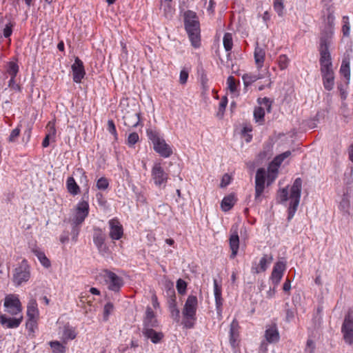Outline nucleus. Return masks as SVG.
<instances>
[{
    "label": "nucleus",
    "instance_id": "e433bc0d",
    "mask_svg": "<svg viewBox=\"0 0 353 353\" xmlns=\"http://www.w3.org/2000/svg\"><path fill=\"white\" fill-rule=\"evenodd\" d=\"M52 353H65L66 347L58 341H52L49 343Z\"/></svg>",
    "mask_w": 353,
    "mask_h": 353
},
{
    "label": "nucleus",
    "instance_id": "09e8293b",
    "mask_svg": "<svg viewBox=\"0 0 353 353\" xmlns=\"http://www.w3.org/2000/svg\"><path fill=\"white\" fill-rule=\"evenodd\" d=\"M139 141V134L137 132L130 133L127 139L126 144L130 148H133L134 145Z\"/></svg>",
    "mask_w": 353,
    "mask_h": 353
},
{
    "label": "nucleus",
    "instance_id": "20e7f679",
    "mask_svg": "<svg viewBox=\"0 0 353 353\" xmlns=\"http://www.w3.org/2000/svg\"><path fill=\"white\" fill-rule=\"evenodd\" d=\"M148 139L153 144L154 150L163 158H168L173 154L172 148L168 144L160 132L156 130L149 128L146 130Z\"/></svg>",
    "mask_w": 353,
    "mask_h": 353
},
{
    "label": "nucleus",
    "instance_id": "58836bf2",
    "mask_svg": "<svg viewBox=\"0 0 353 353\" xmlns=\"http://www.w3.org/2000/svg\"><path fill=\"white\" fill-rule=\"evenodd\" d=\"M77 333L75 330L72 327H65L63 332V339L65 343V341L73 340L76 338Z\"/></svg>",
    "mask_w": 353,
    "mask_h": 353
},
{
    "label": "nucleus",
    "instance_id": "f8f14e48",
    "mask_svg": "<svg viewBox=\"0 0 353 353\" xmlns=\"http://www.w3.org/2000/svg\"><path fill=\"white\" fill-rule=\"evenodd\" d=\"M5 311L12 316L21 314L22 306L20 300L14 295H8L6 296L3 304Z\"/></svg>",
    "mask_w": 353,
    "mask_h": 353
},
{
    "label": "nucleus",
    "instance_id": "8fccbe9b",
    "mask_svg": "<svg viewBox=\"0 0 353 353\" xmlns=\"http://www.w3.org/2000/svg\"><path fill=\"white\" fill-rule=\"evenodd\" d=\"M227 104H228V98L226 96H224L221 98V100L219 103V110H218V112L216 114L218 117L221 118L223 116Z\"/></svg>",
    "mask_w": 353,
    "mask_h": 353
},
{
    "label": "nucleus",
    "instance_id": "dca6fc26",
    "mask_svg": "<svg viewBox=\"0 0 353 353\" xmlns=\"http://www.w3.org/2000/svg\"><path fill=\"white\" fill-rule=\"evenodd\" d=\"M110 227V237L114 240L117 241L121 239L123 236V228L118 219L114 218L108 221Z\"/></svg>",
    "mask_w": 353,
    "mask_h": 353
},
{
    "label": "nucleus",
    "instance_id": "f03ea898",
    "mask_svg": "<svg viewBox=\"0 0 353 353\" xmlns=\"http://www.w3.org/2000/svg\"><path fill=\"white\" fill-rule=\"evenodd\" d=\"M302 189V179L296 178L289 192L288 186L281 188L276 193V202L278 203L286 205L289 201V206L288 208V219L290 220L294 216L296 211L297 210Z\"/></svg>",
    "mask_w": 353,
    "mask_h": 353
},
{
    "label": "nucleus",
    "instance_id": "a211bd4d",
    "mask_svg": "<svg viewBox=\"0 0 353 353\" xmlns=\"http://www.w3.org/2000/svg\"><path fill=\"white\" fill-rule=\"evenodd\" d=\"M273 260V257L272 254H264L263 256L260 259L259 262L258 263H253L251 272L253 274H259L261 272H264L268 268L269 265L272 263Z\"/></svg>",
    "mask_w": 353,
    "mask_h": 353
},
{
    "label": "nucleus",
    "instance_id": "2f4dec72",
    "mask_svg": "<svg viewBox=\"0 0 353 353\" xmlns=\"http://www.w3.org/2000/svg\"><path fill=\"white\" fill-rule=\"evenodd\" d=\"M168 309L170 312L171 318L176 322H179L180 319V311L177 307L176 300L172 299L168 301Z\"/></svg>",
    "mask_w": 353,
    "mask_h": 353
},
{
    "label": "nucleus",
    "instance_id": "4be33fe9",
    "mask_svg": "<svg viewBox=\"0 0 353 353\" xmlns=\"http://www.w3.org/2000/svg\"><path fill=\"white\" fill-rule=\"evenodd\" d=\"M239 323L236 319H234L230 327V343L233 348H236L239 345Z\"/></svg>",
    "mask_w": 353,
    "mask_h": 353
},
{
    "label": "nucleus",
    "instance_id": "7ed1b4c3",
    "mask_svg": "<svg viewBox=\"0 0 353 353\" xmlns=\"http://www.w3.org/2000/svg\"><path fill=\"white\" fill-rule=\"evenodd\" d=\"M184 26L192 46L198 48L201 46L200 23L195 12L187 10L184 12Z\"/></svg>",
    "mask_w": 353,
    "mask_h": 353
},
{
    "label": "nucleus",
    "instance_id": "cd10ccee",
    "mask_svg": "<svg viewBox=\"0 0 353 353\" xmlns=\"http://www.w3.org/2000/svg\"><path fill=\"white\" fill-rule=\"evenodd\" d=\"M142 333L145 338L150 339V341L155 344L160 343L164 337L162 332H157L154 329L142 330Z\"/></svg>",
    "mask_w": 353,
    "mask_h": 353
},
{
    "label": "nucleus",
    "instance_id": "6e6d98bb",
    "mask_svg": "<svg viewBox=\"0 0 353 353\" xmlns=\"http://www.w3.org/2000/svg\"><path fill=\"white\" fill-rule=\"evenodd\" d=\"M289 63V59L285 54H281L278 58V64L281 70L287 68Z\"/></svg>",
    "mask_w": 353,
    "mask_h": 353
},
{
    "label": "nucleus",
    "instance_id": "864d4df0",
    "mask_svg": "<svg viewBox=\"0 0 353 353\" xmlns=\"http://www.w3.org/2000/svg\"><path fill=\"white\" fill-rule=\"evenodd\" d=\"M257 102L260 105H263L265 106L267 112H270L272 110V101H271L268 97L259 98L257 99Z\"/></svg>",
    "mask_w": 353,
    "mask_h": 353
},
{
    "label": "nucleus",
    "instance_id": "a19ab883",
    "mask_svg": "<svg viewBox=\"0 0 353 353\" xmlns=\"http://www.w3.org/2000/svg\"><path fill=\"white\" fill-rule=\"evenodd\" d=\"M223 46L225 51L229 52L233 46L232 35L231 33H225L223 39Z\"/></svg>",
    "mask_w": 353,
    "mask_h": 353
},
{
    "label": "nucleus",
    "instance_id": "4468645a",
    "mask_svg": "<svg viewBox=\"0 0 353 353\" xmlns=\"http://www.w3.org/2000/svg\"><path fill=\"white\" fill-rule=\"evenodd\" d=\"M230 236L229 238L230 248L232 253L230 256V259H234L237 255L239 249V236L238 234V225H232L230 230Z\"/></svg>",
    "mask_w": 353,
    "mask_h": 353
},
{
    "label": "nucleus",
    "instance_id": "1a4fd4ad",
    "mask_svg": "<svg viewBox=\"0 0 353 353\" xmlns=\"http://www.w3.org/2000/svg\"><path fill=\"white\" fill-rule=\"evenodd\" d=\"M103 274L108 290L114 292H119L124 285L123 278L107 269L103 270Z\"/></svg>",
    "mask_w": 353,
    "mask_h": 353
},
{
    "label": "nucleus",
    "instance_id": "680f3d73",
    "mask_svg": "<svg viewBox=\"0 0 353 353\" xmlns=\"http://www.w3.org/2000/svg\"><path fill=\"white\" fill-rule=\"evenodd\" d=\"M37 318L28 317V319L26 322V327L28 329V330L31 332H34V327H37Z\"/></svg>",
    "mask_w": 353,
    "mask_h": 353
},
{
    "label": "nucleus",
    "instance_id": "6ab92c4d",
    "mask_svg": "<svg viewBox=\"0 0 353 353\" xmlns=\"http://www.w3.org/2000/svg\"><path fill=\"white\" fill-rule=\"evenodd\" d=\"M23 319L22 314H19L18 316L15 317H8L6 314H0V323L5 328H17L22 323Z\"/></svg>",
    "mask_w": 353,
    "mask_h": 353
},
{
    "label": "nucleus",
    "instance_id": "9d476101",
    "mask_svg": "<svg viewBox=\"0 0 353 353\" xmlns=\"http://www.w3.org/2000/svg\"><path fill=\"white\" fill-rule=\"evenodd\" d=\"M152 179L157 186L165 185L168 179V174L164 170L160 162H155L151 170Z\"/></svg>",
    "mask_w": 353,
    "mask_h": 353
},
{
    "label": "nucleus",
    "instance_id": "c03bdc74",
    "mask_svg": "<svg viewBox=\"0 0 353 353\" xmlns=\"http://www.w3.org/2000/svg\"><path fill=\"white\" fill-rule=\"evenodd\" d=\"M21 124H19L17 128H15L14 129H13L8 138V141L9 143H14L17 141L18 137H19L20 135V133H21Z\"/></svg>",
    "mask_w": 353,
    "mask_h": 353
},
{
    "label": "nucleus",
    "instance_id": "37998d69",
    "mask_svg": "<svg viewBox=\"0 0 353 353\" xmlns=\"http://www.w3.org/2000/svg\"><path fill=\"white\" fill-rule=\"evenodd\" d=\"M165 288H166L165 293H166L168 301H170L172 299L176 300L175 290L174 288L173 283H168L165 285Z\"/></svg>",
    "mask_w": 353,
    "mask_h": 353
},
{
    "label": "nucleus",
    "instance_id": "2eb2a0df",
    "mask_svg": "<svg viewBox=\"0 0 353 353\" xmlns=\"http://www.w3.org/2000/svg\"><path fill=\"white\" fill-rule=\"evenodd\" d=\"M159 327V321L154 312L150 307H147L145 316L143 319L142 330L154 329Z\"/></svg>",
    "mask_w": 353,
    "mask_h": 353
},
{
    "label": "nucleus",
    "instance_id": "338daca9",
    "mask_svg": "<svg viewBox=\"0 0 353 353\" xmlns=\"http://www.w3.org/2000/svg\"><path fill=\"white\" fill-rule=\"evenodd\" d=\"M343 22L344 25L342 28L343 34L345 37H348L350 35V26L347 17H343Z\"/></svg>",
    "mask_w": 353,
    "mask_h": 353
},
{
    "label": "nucleus",
    "instance_id": "774afa93",
    "mask_svg": "<svg viewBox=\"0 0 353 353\" xmlns=\"http://www.w3.org/2000/svg\"><path fill=\"white\" fill-rule=\"evenodd\" d=\"M231 182V177L229 174H225L221 181L220 187L225 188Z\"/></svg>",
    "mask_w": 353,
    "mask_h": 353
},
{
    "label": "nucleus",
    "instance_id": "423d86ee",
    "mask_svg": "<svg viewBox=\"0 0 353 353\" xmlns=\"http://www.w3.org/2000/svg\"><path fill=\"white\" fill-rule=\"evenodd\" d=\"M30 278V267L26 259H23L13 270L12 281L16 286L27 282Z\"/></svg>",
    "mask_w": 353,
    "mask_h": 353
},
{
    "label": "nucleus",
    "instance_id": "f257e3e1",
    "mask_svg": "<svg viewBox=\"0 0 353 353\" xmlns=\"http://www.w3.org/2000/svg\"><path fill=\"white\" fill-rule=\"evenodd\" d=\"M332 43L330 37L321 38L320 43V71L323 84L325 90L330 91L334 87V72L329 48Z\"/></svg>",
    "mask_w": 353,
    "mask_h": 353
},
{
    "label": "nucleus",
    "instance_id": "f3484780",
    "mask_svg": "<svg viewBox=\"0 0 353 353\" xmlns=\"http://www.w3.org/2000/svg\"><path fill=\"white\" fill-rule=\"evenodd\" d=\"M73 81L79 83L85 75V71L83 61L79 58L74 59V63L71 66Z\"/></svg>",
    "mask_w": 353,
    "mask_h": 353
},
{
    "label": "nucleus",
    "instance_id": "ea45409f",
    "mask_svg": "<svg viewBox=\"0 0 353 353\" xmlns=\"http://www.w3.org/2000/svg\"><path fill=\"white\" fill-rule=\"evenodd\" d=\"M273 8L279 17H283L284 15V0H273Z\"/></svg>",
    "mask_w": 353,
    "mask_h": 353
},
{
    "label": "nucleus",
    "instance_id": "39448f33",
    "mask_svg": "<svg viewBox=\"0 0 353 353\" xmlns=\"http://www.w3.org/2000/svg\"><path fill=\"white\" fill-rule=\"evenodd\" d=\"M198 305L197 297L194 295H189L182 310V325L186 329H192L194 327L196 321V310Z\"/></svg>",
    "mask_w": 353,
    "mask_h": 353
},
{
    "label": "nucleus",
    "instance_id": "4d7b16f0",
    "mask_svg": "<svg viewBox=\"0 0 353 353\" xmlns=\"http://www.w3.org/2000/svg\"><path fill=\"white\" fill-rule=\"evenodd\" d=\"M107 130L112 135L114 136V140L118 139V134L113 120L111 119L108 121Z\"/></svg>",
    "mask_w": 353,
    "mask_h": 353
},
{
    "label": "nucleus",
    "instance_id": "052dcab7",
    "mask_svg": "<svg viewBox=\"0 0 353 353\" xmlns=\"http://www.w3.org/2000/svg\"><path fill=\"white\" fill-rule=\"evenodd\" d=\"M214 297L222 296V285L214 279L213 281Z\"/></svg>",
    "mask_w": 353,
    "mask_h": 353
},
{
    "label": "nucleus",
    "instance_id": "c85d7f7f",
    "mask_svg": "<svg viewBox=\"0 0 353 353\" xmlns=\"http://www.w3.org/2000/svg\"><path fill=\"white\" fill-rule=\"evenodd\" d=\"M266 341L270 343H276L279 341V333L276 325L271 326L265 332Z\"/></svg>",
    "mask_w": 353,
    "mask_h": 353
},
{
    "label": "nucleus",
    "instance_id": "5701e85b",
    "mask_svg": "<svg viewBox=\"0 0 353 353\" xmlns=\"http://www.w3.org/2000/svg\"><path fill=\"white\" fill-rule=\"evenodd\" d=\"M75 171L77 172V173L80 174L79 182L82 185V187L83 188V198L88 199V194L90 190V181L87 175V173L83 168H76Z\"/></svg>",
    "mask_w": 353,
    "mask_h": 353
},
{
    "label": "nucleus",
    "instance_id": "b1692460",
    "mask_svg": "<svg viewBox=\"0 0 353 353\" xmlns=\"http://www.w3.org/2000/svg\"><path fill=\"white\" fill-rule=\"evenodd\" d=\"M197 74L198 79L200 81L201 86V94L203 95L206 94L210 90L209 79L208 78L207 73L204 68L202 66H200L197 68Z\"/></svg>",
    "mask_w": 353,
    "mask_h": 353
},
{
    "label": "nucleus",
    "instance_id": "49530a36",
    "mask_svg": "<svg viewBox=\"0 0 353 353\" xmlns=\"http://www.w3.org/2000/svg\"><path fill=\"white\" fill-rule=\"evenodd\" d=\"M187 286L188 284L183 279H179L176 281V288L179 294L183 295L186 293Z\"/></svg>",
    "mask_w": 353,
    "mask_h": 353
},
{
    "label": "nucleus",
    "instance_id": "bf43d9fd",
    "mask_svg": "<svg viewBox=\"0 0 353 353\" xmlns=\"http://www.w3.org/2000/svg\"><path fill=\"white\" fill-rule=\"evenodd\" d=\"M189 77V70L183 68L180 72L179 83L181 85H184L187 83Z\"/></svg>",
    "mask_w": 353,
    "mask_h": 353
},
{
    "label": "nucleus",
    "instance_id": "69168bd1",
    "mask_svg": "<svg viewBox=\"0 0 353 353\" xmlns=\"http://www.w3.org/2000/svg\"><path fill=\"white\" fill-rule=\"evenodd\" d=\"M13 26L14 24L11 22H9L5 26L3 30V34L5 38H9L12 35Z\"/></svg>",
    "mask_w": 353,
    "mask_h": 353
},
{
    "label": "nucleus",
    "instance_id": "7c9ffc66",
    "mask_svg": "<svg viewBox=\"0 0 353 353\" xmlns=\"http://www.w3.org/2000/svg\"><path fill=\"white\" fill-rule=\"evenodd\" d=\"M39 312L36 299H31L27 305V316L30 318H37Z\"/></svg>",
    "mask_w": 353,
    "mask_h": 353
},
{
    "label": "nucleus",
    "instance_id": "6e6552de",
    "mask_svg": "<svg viewBox=\"0 0 353 353\" xmlns=\"http://www.w3.org/2000/svg\"><path fill=\"white\" fill-rule=\"evenodd\" d=\"M266 180V171L265 168H261L256 170L255 176V196L254 201L256 203L262 201V194L265 190Z\"/></svg>",
    "mask_w": 353,
    "mask_h": 353
},
{
    "label": "nucleus",
    "instance_id": "603ef678",
    "mask_svg": "<svg viewBox=\"0 0 353 353\" xmlns=\"http://www.w3.org/2000/svg\"><path fill=\"white\" fill-rule=\"evenodd\" d=\"M214 299L216 314L218 316L221 317L223 312V299L222 298V296L214 297Z\"/></svg>",
    "mask_w": 353,
    "mask_h": 353
},
{
    "label": "nucleus",
    "instance_id": "412c9836",
    "mask_svg": "<svg viewBox=\"0 0 353 353\" xmlns=\"http://www.w3.org/2000/svg\"><path fill=\"white\" fill-rule=\"evenodd\" d=\"M29 248L31 252L37 257L41 264L46 268H49L51 266L50 259L46 256L45 252L34 243L32 244L29 243Z\"/></svg>",
    "mask_w": 353,
    "mask_h": 353
},
{
    "label": "nucleus",
    "instance_id": "de8ad7c7",
    "mask_svg": "<svg viewBox=\"0 0 353 353\" xmlns=\"http://www.w3.org/2000/svg\"><path fill=\"white\" fill-rule=\"evenodd\" d=\"M114 310V305L111 302H108L103 307V318L104 321H107L109 319L110 314Z\"/></svg>",
    "mask_w": 353,
    "mask_h": 353
},
{
    "label": "nucleus",
    "instance_id": "0e129e2a",
    "mask_svg": "<svg viewBox=\"0 0 353 353\" xmlns=\"http://www.w3.org/2000/svg\"><path fill=\"white\" fill-rule=\"evenodd\" d=\"M8 87L12 90L21 92L22 91L21 86L16 83L15 78L10 77V79L8 81Z\"/></svg>",
    "mask_w": 353,
    "mask_h": 353
},
{
    "label": "nucleus",
    "instance_id": "5fc2aeb1",
    "mask_svg": "<svg viewBox=\"0 0 353 353\" xmlns=\"http://www.w3.org/2000/svg\"><path fill=\"white\" fill-rule=\"evenodd\" d=\"M56 134V130L54 128H52L50 132L46 135L44 137L43 141H42V146L43 148H47L50 145V139L52 137H54Z\"/></svg>",
    "mask_w": 353,
    "mask_h": 353
},
{
    "label": "nucleus",
    "instance_id": "3c124183",
    "mask_svg": "<svg viewBox=\"0 0 353 353\" xmlns=\"http://www.w3.org/2000/svg\"><path fill=\"white\" fill-rule=\"evenodd\" d=\"M228 88L231 93L237 91V83L233 76H229L227 79Z\"/></svg>",
    "mask_w": 353,
    "mask_h": 353
},
{
    "label": "nucleus",
    "instance_id": "4c0bfd02",
    "mask_svg": "<svg viewBox=\"0 0 353 353\" xmlns=\"http://www.w3.org/2000/svg\"><path fill=\"white\" fill-rule=\"evenodd\" d=\"M278 169L272 168L271 165L268 167V174L266 173L267 185H270L277 177Z\"/></svg>",
    "mask_w": 353,
    "mask_h": 353
},
{
    "label": "nucleus",
    "instance_id": "bb28decb",
    "mask_svg": "<svg viewBox=\"0 0 353 353\" xmlns=\"http://www.w3.org/2000/svg\"><path fill=\"white\" fill-rule=\"evenodd\" d=\"M65 187L68 192L73 196L78 195L81 192V188L72 176L67 178Z\"/></svg>",
    "mask_w": 353,
    "mask_h": 353
},
{
    "label": "nucleus",
    "instance_id": "c9c22d12",
    "mask_svg": "<svg viewBox=\"0 0 353 353\" xmlns=\"http://www.w3.org/2000/svg\"><path fill=\"white\" fill-rule=\"evenodd\" d=\"M19 71V66L17 62L9 61L7 63L6 72L10 76V77L16 78Z\"/></svg>",
    "mask_w": 353,
    "mask_h": 353
},
{
    "label": "nucleus",
    "instance_id": "72a5a7b5",
    "mask_svg": "<svg viewBox=\"0 0 353 353\" xmlns=\"http://www.w3.org/2000/svg\"><path fill=\"white\" fill-rule=\"evenodd\" d=\"M340 73L346 79L347 83H349L351 76L349 59L345 58L343 59L340 68Z\"/></svg>",
    "mask_w": 353,
    "mask_h": 353
},
{
    "label": "nucleus",
    "instance_id": "c756f323",
    "mask_svg": "<svg viewBox=\"0 0 353 353\" xmlns=\"http://www.w3.org/2000/svg\"><path fill=\"white\" fill-rule=\"evenodd\" d=\"M265 50L263 48H261L259 46H256L254 49V57L255 63H256L257 68L259 70L261 69L263 65V63L265 61Z\"/></svg>",
    "mask_w": 353,
    "mask_h": 353
},
{
    "label": "nucleus",
    "instance_id": "473e14b6",
    "mask_svg": "<svg viewBox=\"0 0 353 353\" xmlns=\"http://www.w3.org/2000/svg\"><path fill=\"white\" fill-rule=\"evenodd\" d=\"M262 78H263V75L260 73H258V74L246 73V74H244L242 77V79L243 81V83L245 87L250 85L252 83H253L256 81L261 79Z\"/></svg>",
    "mask_w": 353,
    "mask_h": 353
},
{
    "label": "nucleus",
    "instance_id": "9b49d317",
    "mask_svg": "<svg viewBox=\"0 0 353 353\" xmlns=\"http://www.w3.org/2000/svg\"><path fill=\"white\" fill-rule=\"evenodd\" d=\"M88 199L82 196L81 200L77 203L75 209V214L72 221L77 224H82L89 214L90 208Z\"/></svg>",
    "mask_w": 353,
    "mask_h": 353
},
{
    "label": "nucleus",
    "instance_id": "ddd939ff",
    "mask_svg": "<svg viewBox=\"0 0 353 353\" xmlns=\"http://www.w3.org/2000/svg\"><path fill=\"white\" fill-rule=\"evenodd\" d=\"M341 331L345 342L349 345L353 344V312H349L345 316Z\"/></svg>",
    "mask_w": 353,
    "mask_h": 353
},
{
    "label": "nucleus",
    "instance_id": "f704fd0d",
    "mask_svg": "<svg viewBox=\"0 0 353 353\" xmlns=\"http://www.w3.org/2000/svg\"><path fill=\"white\" fill-rule=\"evenodd\" d=\"M82 224H77L75 221H72L71 222V229L70 231V234L71 236V239L73 243H77L78 240V236L81 230V227Z\"/></svg>",
    "mask_w": 353,
    "mask_h": 353
},
{
    "label": "nucleus",
    "instance_id": "aec40b11",
    "mask_svg": "<svg viewBox=\"0 0 353 353\" xmlns=\"http://www.w3.org/2000/svg\"><path fill=\"white\" fill-rule=\"evenodd\" d=\"M285 270V263L283 261L276 262L272 269L270 279L274 286H277Z\"/></svg>",
    "mask_w": 353,
    "mask_h": 353
},
{
    "label": "nucleus",
    "instance_id": "e2e57ef3",
    "mask_svg": "<svg viewBox=\"0 0 353 353\" xmlns=\"http://www.w3.org/2000/svg\"><path fill=\"white\" fill-rule=\"evenodd\" d=\"M70 230L66 228L63 231L59 236V241L62 244H66L70 240Z\"/></svg>",
    "mask_w": 353,
    "mask_h": 353
},
{
    "label": "nucleus",
    "instance_id": "a18cd8bd",
    "mask_svg": "<svg viewBox=\"0 0 353 353\" xmlns=\"http://www.w3.org/2000/svg\"><path fill=\"white\" fill-rule=\"evenodd\" d=\"M96 186L99 190H105L110 186V181L106 177L102 176L97 181Z\"/></svg>",
    "mask_w": 353,
    "mask_h": 353
},
{
    "label": "nucleus",
    "instance_id": "79ce46f5",
    "mask_svg": "<svg viewBox=\"0 0 353 353\" xmlns=\"http://www.w3.org/2000/svg\"><path fill=\"white\" fill-rule=\"evenodd\" d=\"M265 110L264 108L259 106L254 108V118L256 122H264Z\"/></svg>",
    "mask_w": 353,
    "mask_h": 353
},
{
    "label": "nucleus",
    "instance_id": "393cba45",
    "mask_svg": "<svg viewBox=\"0 0 353 353\" xmlns=\"http://www.w3.org/2000/svg\"><path fill=\"white\" fill-rule=\"evenodd\" d=\"M140 114L139 112H127L123 117L124 124L129 128H136L140 122Z\"/></svg>",
    "mask_w": 353,
    "mask_h": 353
},
{
    "label": "nucleus",
    "instance_id": "13d9d810",
    "mask_svg": "<svg viewBox=\"0 0 353 353\" xmlns=\"http://www.w3.org/2000/svg\"><path fill=\"white\" fill-rule=\"evenodd\" d=\"M350 200L346 195H343L339 203L340 209L345 212H347L350 208Z\"/></svg>",
    "mask_w": 353,
    "mask_h": 353
},
{
    "label": "nucleus",
    "instance_id": "0eeeda50",
    "mask_svg": "<svg viewBox=\"0 0 353 353\" xmlns=\"http://www.w3.org/2000/svg\"><path fill=\"white\" fill-rule=\"evenodd\" d=\"M93 243L97 247L99 253L104 256L110 252L108 246L105 243L106 234L103 230L99 227H94L93 229Z\"/></svg>",
    "mask_w": 353,
    "mask_h": 353
},
{
    "label": "nucleus",
    "instance_id": "a878e982",
    "mask_svg": "<svg viewBox=\"0 0 353 353\" xmlns=\"http://www.w3.org/2000/svg\"><path fill=\"white\" fill-rule=\"evenodd\" d=\"M237 201V199L234 193H231L223 197L221 203V208L223 212L230 210Z\"/></svg>",
    "mask_w": 353,
    "mask_h": 353
}]
</instances>
